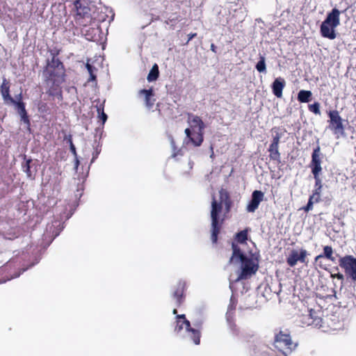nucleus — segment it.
Returning a JSON list of instances; mask_svg holds the SVG:
<instances>
[{"label": "nucleus", "mask_w": 356, "mask_h": 356, "mask_svg": "<svg viewBox=\"0 0 356 356\" xmlns=\"http://www.w3.org/2000/svg\"><path fill=\"white\" fill-rule=\"evenodd\" d=\"M219 199L217 200L214 195L212 197L211 209V239L213 243L218 241V234L222 227L225 218H220V213L222 211L224 206V216L231 211L233 206V201L230 194L226 188H221L219 190Z\"/></svg>", "instance_id": "obj_1"}, {"label": "nucleus", "mask_w": 356, "mask_h": 356, "mask_svg": "<svg viewBox=\"0 0 356 356\" xmlns=\"http://www.w3.org/2000/svg\"><path fill=\"white\" fill-rule=\"evenodd\" d=\"M188 122L191 124V128L185 129L186 138L184 144L193 145L194 147H200L204 141V129L205 125L200 117L188 114Z\"/></svg>", "instance_id": "obj_2"}, {"label": "nucleus", "mask_w": 356, "mask_h": 356, "mask_svg": "<svg viewBox=\"0 0 356 356\" xmlns=\"http://www.w3.org/2000/svg\"><path fill=\"white\" fill-rule=\"evenodd\" d=\"M59 51H51V59L48 60L47 65L43 70L44 81H64L65 70L63 63L57 58Z\"/></svg>", "instance_id": "obj_3"}, {"label": "nucleus", "mask_w": 356, "mask_h": 356, "mask_svg": "<svg viewBox=\"0 0 356 356\" xmlns=\"http://www.w3.org/2000/svg\"><path fill=\"white\" fill-rule=\"evenodd\" d=\"M273 344L275 348L282 353V356H288L298 346L292 341L291 332L288 329L280 330L276 332Z\"/></svg>", "instance_id": "obj_4"}, {"label": "nucleus", "mask_w": 356, "mask_h": 356, "mask_svg": "<svg viewBox=\"0 0 356 356\" xmlns=\"http://www.w3.org/2000/svg\"><path fill=\"white\" fill-rule=\"evenodd\" d=\"M340 11L333 8L321 25V33L323 38L334 40L337 37L335 28L340 24Z\"/></svg>", "instance_id": "obj_5"}, {"label": "nucleus", "mask_w": 356, "mask_h": 356, "mask_svg": "<svg viewBox=\"0 0 356 356\" xmlns=\"http://www.w3.org/2000/svg\"><path fill=\"white\" fill-rule=\"evenodd\" d=\"M320 147H317L313 151V175L315 179V193H313V199H315L316 202L318 201L319 191L322 187L321 179L320 178V173L322 170L321 163V157L320 156Z\"/></svg>", "instance_id": "obj_6"}, {"label": "nucleus", "mask_w": 356, "mask_h": 356, "mask_svg": "<svg viewBox=\"0 0 356 356\" xmlns=\"http://www.w3.org/2000/svg\"><path fill=\"white\" fill-rule=\"evenodd\" d=\"M339 265L344 270L348 278H350L353 282H356V258L351 255L340 257Z\"/></svg>", "instance_id": "obj_7"}, {"label": "nucleus", "mask_w": 356, "mask_h": 356, "mask_svg": "<svg viewBox=\"0 0 356 356\" xmlns=\"http://www.w3.org/2000/svg\"><path fill=\"white\" fill-rule=\"evenodd\" d=\"M241 263V270L239 273L236 281L246 280L255 274L258 270V261H255L253 258H245Z\"/></svg>", "instance_id": "obj_8"}, {"label": "nucleus", "mask_w": 356, "mask_h": 356, "mask_svg": "<svg viewBox=\"0 0 356 356\" xmlns=\"http://www.w3.org/2000/svg\"><path fill=\"white\" fill-rule=\"evenodd\" d=\"M186 290V283L184 280H179L175 286L172 297L175 300V306L179 307L185 300V291Z\"/></svg>", "instance_id": "obj_9"}, {"label": "nucleus", "mask_w": 356, "mask_h": 356, "mask_svg": "<svg viewBox=\"0 0 356 356\" xmlns=\"http://www.w3.org/2000/svg\"><path fill=\"white\" fill-rule=\"evenodd\" d=\"M64 82V81H57V80H51V81H44L46 86L48 89L46 93L51 96L55 97L58 100L63 99V91L61 88V84Z\"/></svg>", "instance_id": "obj_10"}, {"label": "nucleus", "mask_w": 356, "mask_h": 356, "mask_svg": "<svg viewBox=\"0 0 356 356\" xmlns=\"http://www.w3.org/2000/svg\"><path fill=\"white\" fill-rule=\"evenodd\" d=\"M330 119V127L334 134L344 133V127L342 123V119L337 110L330 111L328 114Z\"/></svg>", "instance_id": "obj_11"}, {"label": "nucleus", "mask_w": 356, "mask_h": 356, "mask_svg": "<svg viewBox=\"0 0 356 356\" xmlns=\"http://www.w3.org/2000/svg\"><path fill=\"white\" fill-rule=\"evenodd\" d=\"M74 6L76 11V19H89L90 17V8L86 0H74Z\"/></svg>", "instance_id": "obj_12"}, {"label": "nucleus", "mask_w": 356, "mask_h": 356, "mask_svg": "<svg viewBox=\"0 0 356 356\" xmlns=\"http://www.w3.org/2000/svg\"><path fill=\"white\" fill-rule=\"evenodd\" d=\"M264 194L261 191H254L252 193V198L250 202L248 204L246 210L248 212L253 213L259 207L261 202L264 200Z\"/></svg>", "instance_id": "obj_13"}, {"label": "nucleus", "mask_w": 356, "mask_h": 356, "mask_svg": "<svg viewBox=\"0 0 356 356\" xmlns=\"http://www.w3.org/2000/svg\"><path fill=\"white\" fill-rule=\"evenodd\" d=\"M172 313L177 315L175 332L179 333L184 329V327L186 331H187L191 327V323L186 319V316L184 314H177V309L176 308L173 309Z\"/></svg>", "instance_id": "obj_14"}, {"label": "nucleus", "mask_w": 356, "mask_h": 356, "mask_svg": "<svg viewBox=\"0 0 356 356\" xmlns=\"http://www.w3.org/2000/svg\"><path fill=\"white\" fill-rule=\"evenodd\" d=\"M305 252L301 251L299 252L298 250H293L286 259V262L289 266L293 267L297 264L298 261L303 262L305 258Z\"/></svg>", "instance_id": "obj_15"}, {"label": "nucleus", "mask_w": 356, "mask_h": 356, "mask_svg": "<svg viewBox=\"0 0 356 356\" xmlns=\"http://www.w3.org/2000/svg\"><path fill=\"white\" fill-rule=\"evenodd\" d=\"M286 85L284 79L282 77L276 78L272 83L273 93L278 98L282 97V91Z\"/></svg>", "instance_id": "obj_16"}, {"label": "nucleus", "mask_w": 356, "mask_h": 356, "mask_svg": "<svg viewBox=\"0 0 356 356\" xmlns=\"http://www.w3.org/2000/svg\"><path fill=\"white\" fill-rule=\"evenodd\" d=\"M0 90L2 97L6 102H10V104L16 103V101L10 95V83L6 78L3 79Z\"/></svg>", "instance_id": "obj_17"}, {"label": "nucleus", "mask_w": 356, "mask_h": 356, "mask_svg": "<svg viewBox=\"0 0 356 356\" xmlns=\"http://www.w3.org/2000/svg\"><path fill=\"white\" fill-rule=\"evenodd\" d=\"M22 99V95L19 94V101L16 102V103H12L13 104H15L18 110V113L21 116L22 120L26 123L29 127L30 126V120L29 118V116L27 115V112L25 108V104L20 101Z\"/></svg>", "instance_id": "obj_18"}, {"label": "nucleus", "mask_w": 356, "mask_h": 356, "mask_svg": "<svg viewBox=\"0 0 356 356\" xmlns=\"http://www.w3.org/2000/svg\"><path fill=\"white\" fill-rule=\"evenodd\" d=\"M232 254L229 260V264H231L234 262V261H242L243 259L247 258V257L242 252L241 248L238 245H236L234 243H232Z\"/></svg>", "instance_id": "obj_19"}, {"label": "nucleus", "mask_w": 356, "mask_h": 356, "mask_svg": "<svg viewBox=\"0 0 356 356\" xmlns=\"http://www.w3.org/2000/svg\"><path fill=\"white\" fill-rule=\"evenodd\" d=\"M139 95L145 96V103L148 108H152L155 103V99L153 98L154 96L152 88L143 89L139 91Z\"/></svg>", "instance_id": "obj_20"}, {"label": "nucleus", "mask_w": 356, "mask_h": 356, "mask_svg": "<svg viewBox=\"0 0 356 356\" xmlns=\"http://www.w3.org/2000/svg\"><path fill=\"white\" fill-rule=\"evenodd\" d=\"M273 140L271 143L279 145L281 138L284 135L286 129L280 127H275L271 129Z\"/></svg>", "instance_id": "obj_21"}, {"label": "nucleus", "mask_w": 356, "mask_h": 356, "mask_svg": "<svg viewBox=\"0 0 356 356\" xmlns=\"http://www.w3.org/2000/svg\"><path fill=\"white\" fill-rule=\"evenodd\" d=\"M332 254H333V251H332V247L328 246V245L325 246L323 248V254H320V255L316 257L315 261H316V262H317L318 260L325 257L332 261H335L336 258L334 257H333Z\"/></svg>", "instance_id": "obj_22"}, {"label": "nucleus", "mask_w": 356, "mask_h": 356, "mask_svg": "<svg viewBox=\"0 0 356 356\" xmlns=\"http://www.w3.org/2000/svg\"><path fill=\"white\" fill-rule=\"evenodd\" d=\"M279 145L271 143L268 147L269 157L271 160L280 161Z\"/></svg>", "instance_id": "obj_23"}, {"label": "nucleus", "mask_w": 356, "mask_h": 356, "mask_svg": "<svg viewBox=\"0 0 356 356\" xmlns=\"http://www.w3.org/2000/svg\"><path fill=\"white\" fill-rule=\"evenodd\" d=\"M186 332H188L190 338L195 345H199L200 343V330L191 327V326L190 328L188 329Z\"/></svg>", "instance_id": "obj_24"}, {"label": "nucleus", "mask_w": 356, "mask_h": 356, "mask_svg": "<svg viewBox=\"0 0 356 356\" xmlns=\"http://www.w3.org/2000/svg\"><path fill=\"white\" fill-rule=\"evenodd\" d=\"M312 98V92L309 90H300L298 94V100L301 103H307Z\"/></svg>", "instance_id": "obj_25"}, {"label": "nucleus", "mask_w": 356, "mask_h": 356, "mask_svg": "<svg viewBox=\"0 0 356 356\" xmlns=\"http://www.w3.org/2000/svg\"><path fill=\"white\" fill-rule=\"evenodd\" d=\"M159 66L157 64L155 63L152 66V69L150 70L147 79L148 81L151 82V81H156L159 78Z\"/></svg>", "instance_id": "obj_26"}, {"label": "nucleus", "mask_w": 356, "mask_h": 356, "mask_svg": "<svg viewBox=\"0 0 356 356\" xmlns=\"http://www.w3.org/2000/svg\"><path fill=\"white\" fill-rule=\"evenodd\" d=\"M236 240L241 243H245L248 240V229L242 230L236 234Z\"/></svg>", "instance_id": "obj_27"}, {"label": "nucleus", "mask_w": 356, "mask_h": 356, "mask_svg": "<svg viewBox=\"0 0 356 356\" xmlns=\"http://www.w3.org/2000/svg\"><path fill=\"white\" fill-rule=\"evenodd\" d=\"M86 67L87 68L89 74H90V78L88 79V81H96L97 76L95 74V72L97 71V68H95L94 66H92V65H90L88 63H86Z\"/></svg>", "instance_id": "obj_28"}, {"label": "nucleus", "mask_w": 356, "mask_h": 356, "mask_svg": "<svg viewBox=\"0 0 356 356\" xmlns=\"http://www.w3.org/2000/svg\"><path fill=\"white\" fill-rule=\"evenodd\" d=\"M312 292L309 289H301L300 294L298 295L299 298L302 300V302H307V300H309L311 297Z\"/></svg>", "instance_id": "obj_29"}, {"label": "nucleus", "mask_w": 356, "mask_h": 356, "mask_svg": "<svg viewBox=\"0 0 356 356\" xmlns=\"http://www.w3.org/2000/svg\"><path fill=\"white\" fill-rule=\"evenodd\" d=\"M256 69L259 72H266V67L264 56H260V59L256 65Z\"/></svg>", "instance_id": "obj_30"}, {"label": "nucleus", "mask_w": 356, "mask_h": 356, "mask_svg": "<svg viewBox=\"0 0 356 356\" xmlns=\"http://www.w3.org/2000/svg\"><path fill=\"white\" fill-rule=\"evenodd\" d=\"M32 162L31 159H28L26 161L25 164L23 165L24 171L26 172L28 177H32V173L31 171V163Z\"/></svg>", "instance_id": "obj_31"}, {"label": "nucleus", "mask_w": 356, "mask_h": 356, "mask_svg": "<svg viewBox=\"0 0 356 356\" xmlns=\"http://www.w3.org/2000/svg\"><path fill=\"white\" fill-rule=\"evenodd\" d=\"M307 312H308V314L306 316L302 315V319H301L300 321L304 325H310V319L312 318V309H308Z\"/></svg>", "instance_id": "obj_32"}, {"label": "nucleus", "mask_w": 356, "mask_h": 356, "mask_svg": "<svg viewBox=\"0 0 356 356\" xmlns=\"http://www.w3.org/2000/svg\"><path fill=\"white\" fill-rule=\"evenodd\" d=\"M323 319L322 318L313 316V327L321 328L322 327Z\"/></svg>", "instance_id": "obj_33"}, {"label": "nucleus", "mask_w": 356, "mask_h": 356, "mask_svg": "<svg viewBox=\"0 0 356 356\" xmlns=\"http://www.w3.org/2000/svg\"><path fill=\"white\" fill-rule=\"evenodd\" d=\"M97 112L99 113V118H100V120L102 122V124H104L107 120V115L104 113V108L101 107L97 108Z\"/></svg>", "instance_id": "obj_34"}, {"label": "nucleus", "mask_w": 356, "mask_h": 356, "mask_svg": "<svg viewBox=\"0 0 356 356\" xmlns=\"http://www.w3.org/2000/svg\"><path fill=\"white\" fill-rule=\"evenodd\" d=\"M172 145L173 147V153L172 157L176 158L177 156H183V152L181 149H177L175 145V142L172 140Z\"/></svg>", "instance_id": "obj_35"}, {"label": "nucleus", "mask_w": 356, "mask_h": 356, "mask_svg": "<svg viewBox=\"0 0 356 356\" xmlns=\"http://www.w3.org/2000/svg\"><path fill=\"white\" fill-rule=\"evenodd\" d=\"M67 142L70 144V149L71 152L76 158L77 153H76V147H75L74 145L73 144L71 136H69V138H67Z\"/></svg>", "instance_id": "obj_36"}, {"label": "nucleus", "mask_w": 356, "mask_h": 356, "mask_svg": "<svg viewBox=\"0 0 356 356\" xmlns=\"http://www.w3.org/2000/svg\"><path fill=\"white\" fill-rule=\"evenodd\" d=\"M202 324H203V322L202 321L200 320V321H196L193 325L195 326V329H197L199 330H200V329L202 328Z\"/></svg>", "instance_id": "obj_37"}, {"label": "nucleus", "mask_w": 356, "mask_h": 356, "mask_svg": "<svg viewBox=\"0 0 356 356\" xmlns=\"http://www.w3.org/2000/svg\"><path fill=\"white\" fill-rule=\"evenodd\" d=\"M313 113H319V105L318 103L313 104Z\"/></svg>", "instance_id": "obj_38"}, {"label": "nucleus", "mask_w": 356, "mask_h": 356, "mask_svg": "<svg viewBox=\"0 0 356 356\" xmlns=\"http://www.w3.org/2000/svg\"><path fill=\"white\" fill-rule=\"evenodd\" d=\"M197 36L196 33H191L188 35V40L186 42V44L189 42L193 38H195Z\"/></svg>", "instance_id": "obj_39"}, {"label": "nucleus", "mask_w": 356, "mask_h": 356, "mask_svg": "<svg viewBox=\"0 0 356 356\" xmlns=\"http://www.w3.org/2000/svg\"><path fill=\"white\" fill-rule=\"evenodd\" d=\"M312 207V195H309L305 210L308 211Z\"/></svg>", "instance_id": "obj_40"}, {"label": "nucleus", "mask_w": 356, "mask_h": 356, "mask_svg": "<svg viewBox=\"0 0 356 356\" xmlns=\"http://www.w3.org/2000/svg\"><path fill=\"white\" fill-rule=\"evenodd\" d=\"M98 154H99V152H97V151L95 152V154H93L92 162L97 158Z\"/></svg>", "instance_id": "obj_41"}, {"label": "nucleus", "mask_w": 356, "mask_h": 356, "mask_svg": "<svg viewBox=\"0 0 356 356\" xmlns=\"http://www.w3.org/2000/svg\"><path fill=\"white\" fill-rule=\"evenodd\" d=\"M216 47L214 44H211V50L213 52H216Z\"/></svg>", "instance_id": "obj_42"}, {"label": "nucleus", "mask_w": 356, "mask_h": 356, "mask_svg": "<svg viewBox=\"0 0 356 356\" xmlns=\"http://www.w3.org/2000/svg\"><path fill=\"white\" fill-rule=\"evenodd\" d=\"M45 107H47V104H43L41 105V106L39 107V109L40 110H42V108H44Z\"/></svg>", "instance_id": "obj_43"}, {"label": "nucleus", "mask_w": 356, "mask_h": 356, "mask_svg": "<svg viewBox=\"0 0 356 356\" xmlns=\"http://www.w3.org/2000/svg\"><path fill=\"white\" fill-rule=\"evenodd\" d=\"M45 107H47V104H43L41 105V106L39 107V109L40 110H42V108H44Z\"/></svg>", "instance_id": "obj_44"}, {"label": "nucleus", "mask_w": 356, "mask_h": 356, "mask_svg": "<svg viewBox=\"0 0 356 356\" xmlns=\"http://www.w3.org/2000/svg\"><path fill=\"white\" fill-rule=\"evenodd\" d=\"M338 277H339V278H343V275H341V274H339Z\"/></svg>", "instance_id": "obj_45"}, {"label": "nucleus", "mask_w": 356, "mask_h": 356, "mask_svg": "<svg viewBox=\"0 0 356 356\" xmlns=\"http://www.w3.org/2000/svg\"><path fill=\"white\" fill-rule=\"evenodd\" d=\"M308 107H309V109L310 111H312V105H309V106H308Z\"/></svg>", "instance_id": "obj_46"}, {"label": "nucleus", "mask_w": 356, "mask_h": 356, "mask_svg": "<svg viewBox=\"0 0 356 356\" xmlns=\"http://www.w3.org/2000/svg\"><path fill=\"white\" fill-rule=\"evenodd\" d=\"M83 1H85L86 0H83Z\"/></svg>", "instance_id": "obj_47"}]
</instances>
